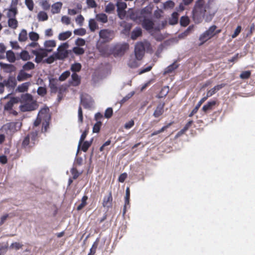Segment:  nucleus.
Instances as JSON below:
<instances>
[{"label": "nucleus", "mask_w": 255, "mask_h": 255, "mask_svg": "<svg viewBox=\"0 0 255 255\" xmlns=\"http://www.w3.org/2000/svg\"><path fill=\"white\" fill-rule=\"evenodd\" d=\"M218 9L214 0H197L192 10V19L195 23H201L206 16V21H210Z\"/></svg>", "instance_id": "obj_1"}, {"label": "nucleus", "mask_w": 255, "mask_h": 255, "mask_svg": "<svg viewBox=\"0 0 255 255\" xmlns=\"http://www.w3.org/2000/svg\"><path fill=\"white\" fill-rule=\"evenodd\" d=\"M151 49V45L150 43L147 41L137 42L134 48V53L136 58L139 60H141L144 54L145 49L148 50Z\"/></svg>", "instance_id": "obj_2"}, {"label": "nucleus", "mask_w": 255, "mask_h": 255, "mask_svg": "<svg viewBox=\"0 0 255 255\" xmlns=\"http://www.w3.org/2000/svg\"><path fill=\"white\" fill-rule=\"evenodd\" d=\"M217 28V26L216 25H212L202 33L199 37V40L200 41L199 45L201 46L204 44L208 40L213 38L215 36V30Z\"/></svg>", "instance_id": "obj_3"}, {"label": "nucleus", "mask_w": 255, "mask_h": 255, "mask_svg": "<svg viewBox=\"0 0 255 255\" xmlns=\"http://www.w3.org/2000/svg\"><path fill=\"white\" fill-rule=\"evenodd\" d=\"M69 45L67 42L61 44L57 48V52L54 53V55L58 60H63L69 55V51L67 50Z\"/></svg>", "instance_id": "obj_4"}, {"label": "nucleus", "mask_w": 255, "mask_h": 255, "mask_svg": "<svg viewBox=\"0 0 255 255\" xmlns=\"http://www.w3.org/2000/svg\"><path fill=\"white\" fill-rule=\"evenodd\" d=\"M52 49L39 48L36 50H32L31 53L35 56V62L37 63H40L43 59L46 57L48 52H50Z\"/></svg>", "instance_id": "obj_5"}, {"label": "nucleus", "mask_w": 255, "mask_h": 255, "mask_svg": "<svg viewBox=\"0 0 255 255\" xmlns=\"http://www.w3.org/2000/svg\"><path fill=\"white\" fill-rule=\"evenodd\" d=\"M128 48L129 45L127 43L117 44L113 48L114 55L115 56H122Z\"/></svg>", "instance_id": "obj_6"}, {"label": "nucleus", "mask_w": 255, "mask_h": 255, "mask_svg": "<svg viewBox=\"0 0 255 255\" xmlns=\"http://www.w3.org/2000/svg\"><path fill=\"white\" fill-rule=\"evenodd\" d=\"M99 36L105 42H108L114 38L115 33L113 30L104 29L100 31Z\"/></svg>", "instance_id": "obj_7"}, {"label": "nucleus", "mask_w": 255, "mask_h": 255, "mask_svg": "<svg viewBox=\"0 0 255 255\" xmlns=\"http://www.w3.org/2000/svg\"><path fill=\"white\" fill-rule=\"evenodd\" d=\"M38 107V105L36 102H26L23 103L19 106V109L21 112H29L34 111Z\"/></svg>", "instance_id": "obj_8"}, {"label": "nucleus", "mask_w": 255, "mask_h": 255, "mask_svg": "<svg viewBox=\"0 0 255 255\" xmlns=\"http://www.w3.org/2000/svg\"><path fill=\"white\" fill-rule=\"evenodd\" d=\"M165 105V103L164 102H160L158 103L153 113V116L154 118H159L163 114L164 112V108Z\"/></svg>", "instance_id": "obj_9"}, {"label": "nucleus", "mask_w": 255, "mask_h": 255, "mask_svg": "<svg viewBox=\"0 0 255 255\" xmlns=\"http://www.w3.org/2000/svg\"><path fill=\"white\" fill-rule=\"evenodd\" d=\"M113 202V197L112 192L110 191L108 196L104 197L102 205L104 207L108 209L112 207Z\"/></svg>", "instance_id": "obj_10"}, {"label": "nucleus", "mask_w": 255, "mask_h": 255, "mask_svg": "<svg viewBox=\"0 0 255 255\" xmlns=\"http://www.w3.org/2000/svg\"><path fill=\"white\" fill-rule=\"evenodd\" d=\"M142 27L147 31H150L153 28L154 23L148 18H144L141 23Z\"/></svg>", "instance_id": "obj_11"}, {"label": "nucleus", "mask_w": 255, "mask_h": 255, "mask_svg": "<svg viewBox=\"0 0 255 255\" xmlns=\"http://www.w3.org/2000/svg\"><path fill=\"white\" fill-rule=\"evenodd\" d=\"M5 87L10 88L14 89L16 85V81L14 77L10 76L7 80H5L3 81Z\"/></svg>", "instance_id": "obj_12"}, {"label": "nucleus", "mask_w": 255, "mask_h": 255, "mask_svg": "<svg viewBox=\"0 0 255 255\" xmlns=\"http://www.w3.org/2000/svg\"><path fill=\"white\" fill-rule=\"evenodd\" d=\"M0 67L6 73H11L16 70V67L12 64L0 62Z\"/></svg>", "instance_id": "obj_13"}, {"label": "nucleus", "mask_w": 255, "mask_h": 255, "mask_svg": "<svg viewBox=\"0 0 255 255\" xmlns=\"http://www.w3.org/2000/svg\"><path fill=\"white\" fill-rule=\"evenodd\" d=\"M32 77V75L26 73L24 71L20 70L17 75V80L19 82L26 80L27 79L30 78Z\"/></svg>", "instance_id": "obj_14"}, {"label": "nucleus", "mask_w": 255, "mask_h": 255, "mask_svg": "<svg viewBox=\"0 0 255 255\" xmlns=\"http://www.w3.org/2000/svg\"><path fill=\"white\" fill-rule=\"evenodd\" d=\"M18 99L16 98L12 97L7 102L4 106V109L5 111H10L12 109L14 104L18 103Z\"/></svg>", "instance_id": "obj_15"}, {"label": "nucleus", "mask_w": 255, "mask_h": 255, "mask_svg": "<svg viewBox=\"0 0 255 255\" xmlns=\"http://www.w3.org/2000/svg\"><path fill=\"white\" fill-rule=\"evenodd\" d=\"M57 82L58 81L55 78L49 79V86L50 88L51 92L52 93H56L58 91L57 88Z\"/></svg>", "instance_id": "obj_16"}, {"label": "nucleus", "mask_w": 255, "mask_h": 255, "mask_svg": "<svg viewBox=\"0 0 255 255\" xmlns=\"http://www.w3.org/2000/svg\"><path fill=\"white\" fill-rule=\"evenodd\" d=\"M117 11L120 17H121V12H123L124 16H125L126 12L125 9L127 8V5L125 2H119L117 4Z\"/></svg>", "instance_id": "obj_17"}, {"label": "nucleus", "mask_w": 255, "mask_h": 255, "mask_svg": "<svg viewBox=\"0 0 255 255\" xmlns=\"http://www.w3.org/2000/svg\"><path fill=\"white\" fill-rule=\"evenodd\" d=\"M216 104V101H212L208 102L206 105H204L202 107V111L207 113L208 112L210 111L213 109V107Z\"/></svg>", "instance_id": "obj_18"}, {"label": "nucleus", "mask_w": 255, "mask_h": 255, "mask_svg": "<svg viewBox=\"0 0 255 255\" xmlns=\"http://www.w3.org/2000/svg\"><path fill=\"white\" fill-rule=\"evenodd\" d=\"M72 81L71 84L74 86H78L81 83V79L79 75L74 73L71 75Z\"/></svg>", "instance_id": "obj_19"}, {"label": "nucleus", "mask_w": 255, "mask_h": 255, "mask_svg": "<svg viewBox=\"0 0 255 255\" xmlns=\"http://www.w3.org/2000/svg\"><path fill=\"white\" fill-rule=\"evenodd\" d=\"M62 3L61 2H57L54 3L51 6V12L53 14L59 13L62 8Z\"/></svg>", "instance_id": "obj_20"}, {"label": "nucleus", "mask_w": 255, "mask_h": 255, "mask_svg": "<svg viewBox=\"0 0 255 255\" xmlns=\"http://www.w3.org/2000/svg\"><path fill=\"white\" fill-rule=\"evenodd\" d=\"M207 100V97L202 98L197 103L195 107L192 111L191 113L189 114V117H192L194 114H195L198 111L199 108L201 107V105Z\"/></svg>", "instance_id": "obj_21"}, {"label": "nucleus", "mask_w": 255, "mask_h": 255, "mask_svg": "<svg viewBox=\"0 0 255 255\" xmlns=\"http://www.w3.org/2000/svg\"><path fill=\"white\" fill-rule=\"evenodd\" d=\"M142 34V30L140 27H136L131 33L130 38L132 40H135Z\"/></svg>", "instance_id": "obj_22"}, {"label": "nucleus", "mask_w": 255, "mask_h": 255, "mask_svg": "<svg viewBox=\"0 0 255 255\" xmlns=\"http://www.w3.org/2000/svg\"><path fill=\"white\" fill-rule=\"evenodd\" d=\"M179 66V65L176 63V62H174L169 66H168L164 70V74H170L175 69H176Z\"/></svg>", "instance_id": "obj_23"}, {"label": "nucleus", "mask_w": 255, "mask_h": 255, "mask_svg": "<svg viewBox=\"0 0 255 255\" xmlns=\"http://www.w3.org/2000/svg\"><path fill=\"white\" fill-rule=\"evenodd\" d=\"M6 58L7 61L10 63H13L16 60V57L14 53L11 50L6 52Z\"/></svg>", "instance_id": "obj_24"}, {"label": "nucleus", "mask_w": 255, "mask_h": 255, "mask_svg": "<svg viewBox=\"0 0 255 255\" xmlns=\"http://www.w3.org/2000/svg\"><path fill=\"white\" fill-rule=\"evenodd\" d=\"M96 18L97 21L104 23L107 22L108 20V16L105 13H103L96 14Z\"/></svg>", "instance_id": "obj_25"}, {"label": "nucleus", "mask_w": 255, "mask_h": 255, "mask_svg": "<svg viewBox=\"0 0 255 255\" xmlns=\"http://www.w3.org/2000/svg\"><path fill=\"white\" fill-rule=\"evenodd\" d=\"M8 26L12 29H16L18 25V22L15 17H9L8 20Z\"/></svg>", "instance_id": "obj_26"}, {"label": "nucleus", "mask_w": 255, "mask_h": 255, "mask_svg": "<svg viewBox=\"0 0 255 255\" xmlns=\"http://www.w3.org/2000/svg\"><path fill=\"white\" fill-rule=\"evenodd\" d=\"M30 85V82H25L19 85L17 87V90L19 92H25L27 91L28 87Z\"/></svg>", "instance_id": "obj_27"}, {"label": "nucleus", "mask_w": 255, "mask_h": 255, "mask_svg": "<svg viewBox=\"0 0 255 255\" xmlns=\"http://www.w3.org/2000/svg\"><path fill=\"white\" fill-rule=\"evenodd\" d=\"M179 14L177 12H174L169 19V23L172 25L176 24L178 23Z\"/></svg>", "instance_id": "obj_28"}, {"label": "nucleus", "mask_w": 255, "mask_h": 255, "mask_svg": "<svg viewBox=\"0 0 255 255\" xmlns=\"http://www.w3.org/2000/svg\"><path fill=\"white\" fill-rule=\"evenodd\" d=\"M72 35V33L70 31H67L64 32L60 33L58 35V39L60 40H65L69 38Z\"/></svg>", "instance_id": "obj_29"}, {"label": "nucleus", "mask_w": 255, "mask_h": 255, "mask_svg": "<svg viewBox=\"0 0 255 255\" xmlns=\"http://www.w3.org/2000/svg\"><path fill=\"white\" fill-rule=\"evenodd\" d=\"M22 103L26 102H36L33 101L32 96L30 94H25L21 97Z\"/></svg>", "instance_id": "obj_30"}, {"label": "nucleus", "mask_w": 255, "mask_h": 255, "mask_svg": "<svg viewBox=\"0 0 255 255\" xmlns=\"http://www.w3.org/2000/svg\"><path fill=\"white\" fill-rule=\"evenodd\" d=\"M33 136L34 134L33 133L27 134L23 140L22 146L24 148H26L29 144L30 138Z\"/></svg>", "instance_id": "obj_31"}, {"label": "nucleus", "mask_w": 255, "mask_h": 255, "mask_svg": "<svg viewBox=\"0 0 255 255\" xmlns=\"http://www.w3.org/2000/svg\"><path fill=\"white\" fill-rule=\"evenodd\" d=\"M88 199V197L86 195H84L82 198L81 203L77 207V210L80 211L86 205H87V201Z\"/></svg>", "instance_id": "obj_32"}, {"label": "nucleus", "mask_w": 255, "mask_h": 255, "mask_svg": "<svg viewBox=\"0 0 255 255\" xmlns=\"http://www.w3.org/2000/svg\"><path fill=\"white\" fill-rule=\"evenodd\" d=\"M99 245V239H97L93 243L91 248L90 249V252L88 255H95L97 249Z\"/></svg>", "instance_id": "obj_33"}, {"label": "nucleus", "mask_w": 255, "mask_h": 255, "mask_svg": "<svg viewBox=\"0 0 255 255\" xmlns=\"http://www.w3.org/2000/svg\"><path fill=\"white\" fill-rule=\"evenodd\" d=\"M122 26L123 27V33L125 34H128L130 31L132 24L131 23L125 22Z\"/></svg>", "instance_id": "obj_34"}, {"label": "nucleus", "mask_w": 255, "mask_h": 255, "mask_svg": "<svg viewBox=\"0 0 255 255\" xmlns=\"http://www.w3.org/2000/svg\"><path fill=\"white\" fill-rule=\"evenodd\" d=\"M89 26L91 31H95L96 29L98 28L97 22L93 19H91L89 21Z\"/></svg>", "instance_id": "obj_35"}, {"label": "nucleus", "mask_w": 255, "mask_h": 255, "mask_svg": "<svg viewBox=\"0 0 255 255\" xmlns=\"http://www.w3.org/2000/svg\"><path fill=\"white\" fill-rule=\"evenodd\" d=\"M48 16L46 12L40 11L37 14V18L39 21H45L48 19Z\"/></svg>", "instance_id": "obj_36"}, {"label": "nucleus", "mask_w": 255, "mask_h": 255, "mask_svg": "<svg viewBox=\"0 0 255 255\" xmlns=\"http://www.w3.org/2000/svg\"><path fill=\"white\" fill-rule=\"evenodd\" d=\"M17 13V10L16 7H12L9 9L7 14L8 17H15Z\"/></svg>", "instance_id": "obj_37"}, {"label": "nucleus", "mask_w": 255, "mask_h": 255, "mask_svg": "<svg viewBox=\"0 0 255 255\" xmlns=\"http://www.w3.org/2000/svg\"><path fill=\"white\" fill-rule=\"evenodd\" d=\"M35 65L32 62H27L22 66V70L28 71L34 69Z\"/></svg>", "instance_id": "obj_38"}, {"label": "nucleus", "mask_w": 255, "mask_h": 255, "mask_svg": "<svg viewBox=\"0 0 255 255\" xmlns=\"http://www.w3.org/2000/svg\"><path fill=\"white\" fill-rule=\"evenodd\" d=\"M27 31L25 29H22L20 32L18 36V40L19 41H25L27 38Z\"/></svg>", "instance_id": "obj_39"}, {"label": "nucleus", "mask_w": 255, "mask_h": 255, "mask_svg": "<svg viewBox=\"0 0 255 255\" xmlns=\"http://www.w3.org/2000/svg\"><path fill=\"white\" fill-rule=\"evenodd\" d=\"M189 18L186 16H182L180 20L181 25L184 27L187 26L189 24Z\"/></svg>", "instance_id": "obj_40"}, {"label": "nucleus", "mask_w": 255, "mask_h": 255, "mask_svg": "<svg viewBox=\"0 0 255 255\" xmlns=\"http://www.w3.org/2000/svg\"><path fill=\"white\" fill-rule=\"evenodd\" d=\"M70 171L72 175V178L73 179H77L81 174V172H79L76 167L72 168Z\"/></svg>", "instance_id": "obj_41"}, {"label": "nucleus", "mask_w": 255, "mask_h": 255, "mask_svg": "<svg viewBox=\"0 0 255 255\" xmlns=\"http://www.w3.org/2000/svg\"><path fill=\"white\" fill-rule=\"evenodd\" d=\"M20 58L23 61L30 59V55L27 51L23 50L19 54Z\"/></svg>", "instance_id": "obj_42"}, {"label": "nucleus", "mask_w": 255, "mask_h": 255, "mask_svg": "<svg viewBox=\"0 0 255 255\" xmlns=\"http://www.w3.org/2000/svg\"><path fill=\"white\" fill-rule=\"evenodd\" d=\"M81 65L79 63H76L71 65V70L74 73L79 72L81 69Z\"/></svg>", "instance_id": "obj_43"}, {"label": "nucleus", "mask_w": 255, "mask_h": 255, "mask_svg": "<svg viewBox=\"0 0 255 255\" xmlns=\"http://www.w3.org/2000/svg\"><path fill=\"white\" fill-rule=\"evenodd\" d=\"M175 6V3L170 0L166 1L163 4V7L164 9H172Z\"/></svg>", "instance_id": "obj_44"}, {"label": "nucleus", "mask_w": 255, "mask_h": 255, "mask_svg": "<svg viewBox=\"0 0 255 255\" xmlns=\"http://www.w3.org/2000/svg\"><path fill=\"white\" fill-rule=\"evenodd\" d=\"M251 75V72L250 71H245L241 73L240 75V77L242 79H248Z\"/></svg>", "instance_id": "obj_45"}, {"label": "nucleus", "mask_w": 255, "mask_h": 255, "mask_svg": "<svg viewBox=\"0 0 255 255\" xmlns=\"http://www.w3.org/2000/svg\"><path fill=\"white\" fill-rule=\"evenodd\" d=\"M102 122L101 121H98L94 125L93 128V132L95 133H98L100 131L101 127L102 126Z\"/></svg>", "instance_id": "obj_46"}, {"label": "nucleus", "mask_w": 255, "mask_h": 255, "mask_svg": "<svg viewBox=\"0 0 255 255\" xmlns=\"http://www.w3.org/2000/svg\"><path fill=\"white\" fill-rule=\"evenodd\" d=\"M73 52L76 55H82L85 52V50L81 47H75L73 49Z\"/></svg>", "instance_id": "obj_47"}, {"label": "nucleus", "mask_w": 255, "mask_h": 255, "mask_svg": "<svg viewBox=\"0 0 255 255\" xmlns=\"http://www.w3.org/2000/svg\"><path fill=\"white\" fill-rule=\"evenodd\" d=\"M88 130L89 128H87V129H85V130L84 131V132L82 133L79 142V146H80V145L82 143V142L84 141L85 139L86 138L88 133Z\"/></svg>", "instance_id": "obj_48"}, {"label": "nucleus", "mask_w": 255, "mask_h": 255, "mask_svg": "<svg viewBox=\"0 0 255 255\" xmlns=\"http://www.w3.org/2000/svg\"><path fill=\"white\" fill-rule=\"evenodd\" d=\"M86 33L85 29L83 28H78L74 30V33L77 35L83 36Z\"/></svg>", "instance_id": "obj_49"}, {"label": "nucleus", "mask_w": 255, "mask_h": 255, "mask_svg": "<svg viewBox=\"0 0 255 255\" xmlns=\"http://www.w3.org/2000/svg\"><path fill=\"white\" fill-rule=\"evenodd\" d=\"M46 111H47L46 109H43V110H41L40 111H39V112L38 114V117H37L36 120L34 122V126L35 127H37V126H39L40 125V124L41 123V119L39 118L40 115L43 114L44 112H46Z\"/></svg>", "instance_id": "obj_50"}, {"label": "nucleus", "mask_w": 255, "mask_h": 255, "mask_svg": "<svg viewBox=\"0 0 255 255\" xmlns=\"http://www.w3.org/2000/svg\"><path fill=\"white\" fill-rule=\"evenodd\" d=\"M70 75L69 71H66L63 72L59 77V80L60 81H65Z\"/></svg>", "instance_id": "obj_51"}, {"label": "nucleus", "mask_w": 255, "mask_h": 255, "mask_svg": "<svg viewBox=\"0 0 255 255\" xmlns=\"http://www.w3.org/2000/svg\"><path fill=\"white\" fill-rule=\"evenodd\" d=\"M25 4L30 11H32L34 8L33 0H25Z\"/></svg>", "instance_id": "obj_52"}, {"label": "nucleus", "mask_w": 255, "mask_h": 255, "mask_svg": "<svg viewBox=\"0 0 255 255\" xmlns=\"http://www.w3.org/2000/svg\"><path fill=\"white\" fill-rule=\"evenodd\" d=\"M115 8L114 4L112 2H110L106 6L105 11L107 13H111L115 9Z\"/></svg>", "instance_id": "obj_53"}, {"label": "nucleus", "mask_w": 255, "mask_h": 255, "mask_svg": "<svg viewBox=\"0 0 255 255\" xmlns=\"http://www.w3.org/2000/svg\"><path fill=\"white\" fill-rule=\"evenodd\" d=\"M41 5L44 10H48L50 7V4L48 0H43L41 2Z\"/></svg>", "instance_id": "obj_54"}, {"label": "nucleus", "mask_w": 255, "mask_h": 255, "mask_svg": "<svg viewBox=\"0 0 255 255\" xmlns=\"http://www.w3.org/2000/svg\"><path fill=\"white\" fill-rule=\"evenodd\" d=\"M29 37L30 40L33 41H36L39 39V35L35 32H31L29 34Z\"/></svg>", "instance_id": "obj_55"}, {"label": "nucleus", "mask_w": 255, "mask_h": 255, "mask_svg": "<svg viewBox=\"0 0 255 255\" xmlns=\"http://www.w3.org/2000/svg\"><path fill=\"white\" fill-rule=\"evenodd\" d=\"M44 46L46 48L54 47L56 46V42L54 40H47L44 42Z\"/></svg>", "instance_id": "obj_56"}, {"label": "nucleus", "mask_w": 255, "mask_h": 255, "mask_svg": "<svg viewBox=\"0 0 255 255\" xmlns=\"http://www.w3.org/2000/svg\"><path fill=\"white\" fill-rule=\"evenodd\" d=\"M37 94L41 96H45L47 93L46 88L43 87H39L37 89Z\"/></svg>", "instance_id": "obj_57"}, {"label": "nucleus", "mask_w": 255, "mask_h": 255, "mask_svg": "<svg viewBox=\"0 0 255 255\" xmlns=\"http://www.w3.org/2000/svg\"><path fill=\"white\" fill-rule=\"evenodd\" d=\"M91 142L88 141H84L82 145L81 150L84 152H86L91 146Z\"/></svg>", "instance_id": "obj_58"}, {"label": "nucleus", "mask_w": 255, "mask_h": 255, "mask_svg": "<svg viewBox=\"0 0 255 255\" xmlns=\"http://www.w3.org/2000/svg\"><path fill=\"white\" fill-rule=\"evenodd\" d=\"M113 114V109L112 108H108L106 109L105 112L104 116L106 118H110Z\"/></svg>", "instance_id": "obj_59"}, {"label": "nucleus", "mask_w": 255, "mask_h": 255, "mask_svg": "<svg viewBox=\"0 0 255 255\" xmlns=\"http://www.w3.org/2000/svg\"><path fill=\"white\" fill-rule=\"evenodd\" d=\"M242 30V26L241 25H238L236 28L234 33L232 35V38H235L237 37L239 34L240 33Z\"/></svg>", "instance_id": "obj_60"}, {"label": "nucleus", "mask_w": 255, "mask_h": 255, "mask_svg": "<svg viewBox=\"0 0 255 255\" xmlns=\"http://www.w3.org/2000/svg\"><path fill=\"white\" fill-rule=\"evenodd\" d=\"M86 2L89 7L95 8L97 6L95 0H86Z\"/></svg>", "instance_id": "obj_61"}, {"label": "nucleus", "mask_w": 255, "mask_h": 255, "mask_svg": "<svg viewBox=\"0 0 255 255\" xmlns=\"http://www.w3.org/2000/svg\"><path fill=\"white\" fill-rule=\"evenodd\" d=\"M56 60H58V59L57 58H56V57L54 55V53L52 55L48 57L47 59H45V60L44 61L48 64H51Z\"/></svg>", "instance_id": "obj_62"}, {"label": "nucleus", "mask_w": 255, "mask_h": 255, "mask_svg": "<svg viewBox=\"0 0 255 255\" xmlns=\"http://www.w3.org/2000/svg\"><path fill=\"white\" fill-rule=\"evenodd\" d=\"M84 20V18L81 14L78 15L76 18V23L80 26L83 25Z\"/></svg>", "instance_id": "obj_63"}, {"label": "nucleus", "mask_w": 255, "mask_h": 255, "mask_svg": "<svg viewBox=\"0 0 255 255\" xmlns=\"http://www.w3.org/2000/svg\"><path fill=\"white\" fill-rule=\"evenodd\" d=\"M61 21L63 23L66 25H69L70 23L71 19L70 18L67 16H63L61 18Z\"/></svg>", "instance_id": "obj_64"}]
</instances>
